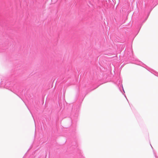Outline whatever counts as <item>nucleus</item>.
Listing matches in <instances>:
<instances>
[{"label":"nucleus","instance_id":"7ed1b4c3","mask_svg":"<svg viewBox=\"0 0 158 158\" xmlns=\"http://www.w3.org/2000/svg\"><path fill=\"white\" fill-rule=\"evenodd\" d=\"M154 155L156 157V155L155 153H154Z\"/></svg>","mask_w":158,"mask_h":158},{"label":"nucleus","instance_id":"39448f33","mask_svg":"<svg viewBox=\"0 0 158 158\" xmlns=\"http://www.w3.org/2000/svg\"><path fill=\"white\" fill-rule=\"evenodd\" d=\"M32 114V117H33V115L32 114Z\"/></svg>","mask_w":158,"mask_h":158},{"label":"nucleus","instance_id":"20e7f679","mask_svg":"<svg viewBox=\"0 0 158 158\" xmlns=\"http://www.w3.org/2000/svg\"><path fill=\"white\" fill-rule=\"evenodd\" d=\"M124 96L126 97V98L127 99V98H126V95H124Z\"/></svg>","mask_w":158,"mask_h":158},{"label":"nucleus","instance_id":"f03ea898","mask_svg":"<svg viewBox=\"0 0 158 158\" xmlns=\"http://www.w3.org/2000/svg\"><path fill=\"white\" fill-rule=\"evenodd\" d=\"M122 88H123V92L124 93H125L124 91V90L123 89V87L122 86Z\"/></svg>","mask_w":158,"mask_h":158},{"label":"nucleus","instance_id":"f257e3e1","mask_svg":"<svg viewBox=\"0 0 158 158\" xmlns=\"http://www.w3.org/2000/svg\"><path fill=\"white\" fill-rule=\"evenodd\" d=\"M138 64V65H140L141 66H145L146 65L144 64L143 63H142V62H140V61H139V63H138V64Z\"/></svg>","mask_w":158,"mask_h":158}]
</instances>
